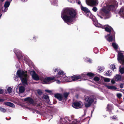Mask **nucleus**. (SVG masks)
<instances>
[{
    "label": "nucleus",
    "instance_id": "1",
    "mask_svg": "<svg viewBox=\"0 0 124 124\" xmlns=\"http://www.w3.org/2000/svg\"><path fill=\"white\" fill-rule=\"evenodd\" d=\"M77 14L76 11L70 8L64 9L62 11L61 17L66 23H71L73 21Z\"/></svg>",
    "mask_w": 124,
    "mask_h": 124
},
{
    "label": "nucleus",
    "instance_id": "2",
    "mask_svg": "<svg viewBox=\"0 0 124 124\" xmlns=\"http://www.w3.org/2000/svg\"><path fill=\"white\" fill-rule=\"evenodd\" d=\"M118 3L116 1H114L113 5H110L105 6L101 9L100 11V14L106 18H108L111 16V14L110 10L114 9L115 7H116Z\"/></svg>",
    "mask_w": 124,
    "mask_h": 124
},
{
    "label": "nucleus",
    "instance_id": "3",
    "mask_svg": "<svg viewBox=\"0 0 124 124\" xmlns=\"http://www.w3.org/2000/svg\"><path fill=\"white\" fill-rule=\"evenodd\" d=\"M105 31L109 32V34H108L105 36V37L107 40L110 42L114 40L115 35V32L113 29L110 26H107L105 28Z\"/></svg>",
    "mask_w": 124,
    "mask_h": 124
},
{
    "label": "nucleus",
    "instance_id": "4",
    "mask_svg": "<svg viewBox=\"0 0 124 124\" xmlns=\"http://www.w3.org/2000/svg\"><path fill=\"white\" fill-rule=\"evenodd\" d=\"M16 74L21 79L23 85L27 84V80L29 77L27 76L26 71L24 72L21 70H18Z\"/></svg>",
    "mask_w": 124,
    "mask_h": 124
},
{
    "label": "nucleus",
    "instance_id": "5",
    "mask_svg": "<svg viewBox=\"0 0 124 124\" xmlns=\"http://www.w3.org/2000/svg\"><path fill=\"white\" fill-rule=\"evenodd\" d=\"M84 99L85 106L86 107H89L93 102L96 101V98L93 96H85Z\"/></svg>",
    "mask_w": 124,
    "mask_h": 124
},
{
    "label": "nucleus",
    "instance_id": "6",
    "mask_svg": "<svg viewBox=\"0 0 124 124\" xmlns=\"http://www.w3.org/2000/svg\"><path fill=\"white\" fill-rule=\"evenodd\" d=\"M30 73V74L31 75L32 78L34 79L36 81L40 79L42 82V83L43 84H45L43 82L42 80V79H45V78H44L43 77V74L41 73V75L39 76L36 73L35 71L34 70L31 71Z\"/></svg>",
    "mask_w": 124,
    "mask_h": 124
},
{
    "label": "nucleus",
    "instance_id": "7",
    "mask_svg": "<svg viewBox=\"0 0 124 124\" xmlns=\"http://www.w3.org/2000/svg\"><path fill=\"white\" fill-rule=\"evenodd\" d=\"M76 119L70 120L68 119L63 118L62 119L59 124H77Z\"/></svg>",
    "mask_w": 124,
    "mask_h": 124
},
{
    "label": "nucleus",
    "instance_id": "8",
    "mask_svg": "<svg viewBox=\"0 0 124 124\" xmlns=\"http://www.w3.org/2000/svg\"><path fill=\"white\" fill-rule=\"evenodd\" d=\"M60 77V75L57 74V75L54 77H45V78L42 79V80L45 84H48L50 83L49 82L51 81L57 79H59Z\"/></svg>",
    "mask_w": 124,
    "mask_h": 124
},
{
    "label": "nucleus",
    "instance_id": "9",
    "mask_svg": "<svg viewBox=\"0 0 124 124\" xmlns=\"http://www.w3.org/2000/svg\"><path fill=\"white\" fill-rule=\"evenodd\" d=\"M117 59L118 62L122 64H124V51L118 52Z\"/></svg>",
    "mask_w": 124,
    "mask_h": 124
},
{
    "label": "nucleus",
    "instance_id": "10",
    "mask_svg": "<svg viewBox=\"0 0 124 124\" xmlns=\"http://www.w3.org/2000/svg\"><path fill=\"white\" fill-rule=\"evenodd\" d=\"M14 51L19 59L21 60L23 59L22 52L20 51L16 48H15L14 49Z\"/></svg>",
    "mask_w": 124,
    "mask_h": 124
},
{
    "label": "nucleus",
    "instance_id": "11",
    "mask_svg": "<svg viewBox=\"0 0 124 124\" xmlns=\"http://www.w3.org/2000/svg\"><path fill=\"white\" fill-rule=\"evenodd\" d=\"M25 91V88L24 86L21 85L20 84L17 86L16 91L17 93H24Z\"/></svg>",
    "mask_w": 124,
    "mask_h": 124
},
{
    "label": "nucleus",
    "instance_id": "12",
    "mask_svg": "<svg viewBox=\"0 0 124 124\" xmlns=\"http://www.w3.org/2000/svg\"><path fill=\"white\" fill-rule=\"evenodd\" d=\"M86 4L90 6L95 5L98 4L97 0H86Z\"/></svg>",
    "mask_w": 124,
    "mask_h": 124
},
{
    "label": "nucleus",
    "instance_id": "13",
    "mask_svg": "<svg viewBox=\"0 0 124 124\" xmlns=\"http://www.w3.org/2000/svg\"><path fill=\"white\" fill-rule=\"evenodd\" d=\"M72 106L76 108H81L82 106V104L81 102H77L73 103L72 104Z\"/></svg>",
    "mask_w": 124,
    "mask_h": 124
},
{
    "label": "nucleus",
    "instance_id": "14",
    "mask_svg": "<svg viewBox=\"0 0 124 124\" xmlns=\"http://www.w3.org/2000/svg\"><path fill=\"white\" fill-rule=\"evenodd\" d=\"M71 80V82L73 81H75L79 79L82 78V77L80 75H74L70 77Z\"/></svg>",
    "mask_w": 124,
    "mask_h": 124
},
{
    "label": "nucleus",
    "instance_id": "15",
    "mask_svg": "<svg viewBox=\"0 0 124 124\" xmlns=\"http://www.w3.org/2000/svg\"><path fill=\"white\" fill-rule=\"evenodd\" d=\"M124 77L123 76L119 75H116L114 77V79L115 81H121L123 80Z\"/></svg>",
    "mask_w": 124,
    "mask_h": 124
},
{
    "label": "nucleus",
    "instance_id": "16",
    "mask_svg": "<svg viewBox=\"0 0 124 124\" xmlns=\"http://www.w3.org/2000/svg\"><path fill=\"white\" fill-rule=\"evenodd\" d=\"M61 79L63 80V81L67 82H71V80L70 77H67L65 75V76L62 77V78Z\"/></svg>",
    "mask_w": 124,
    "mask_h": 124
},
{
    "label": "nucleus",
    "instance_id": "17",
    "mask_svg": "<svg viewBox=\"0 0 124 124\" xmlns=\"http://www.w3.org/2000/svg\"><path fill=\"white\" fill-rule=\"evenodd\" d=\"M119 14L120 16L124 19V7H122L120 9Z\"/></svg>",
    "mask_w": 124,
    "mask_h": 124
},
{
    "label": "nucleus",
    "instance_id": "18",
    "mask_svg": "<svg viewBox=\"0 0 124 124\" xmlns=\"http://www.w3.org/2000/svg\"><path fill=\"white\" fill-rule=\"evenodd\" d=\"M54 97L60 101H62L63 99V96L61 94L57 93L54 95Z\"/></svg>",
    "mask_w": 124,
    "mask_h": 124
},
{
    "label": "nucleus",
    "instance_id": "19",
    "mask_svg": "<svg viewBox=\"0 0 124 124\" xmlns=\"http://www.w3.org/2000/svg\"><path fill=\"white\" fill-rule=\"evenodd\" d=\"M57 75H60V76L61 77V78H62V77L63 76H65V73L64 71L62 70H61L60 69L58 71L57 73Z\"/></svg>",
    "mask_w": 124,
    "mask_h": 124
},
{
    "label": "nucleus",
    "instance_id": "20",
    "mask_svg": "<svg viewBox=\"0 0 124 124\" xmlns=\"http://www.w3.org/2000/svg\"><path fill=\"white\" fill-rule=\"evenodd\" d=\"M80 8L81 10L85 12H90L89 10L87 8L83 7L81 5Z\"/></svg>",
    "mask_w": 124,
    "mask_h": 124
},
{
    "label": "nucleus",
    "instance_id": "21",
    "mask_svg": "<svg viewBox=\"0 0 124 124\" xmlns=\"http://www.w3.org/2000/svg\"><path fill=\"white\" fill-rule=\"evenodd\" d=\"M94 25L96 27L104 28L100 24L98 23L97 20H95L94 22Z\"/></svg>",
    "mask_w": 124,
    "mask_h": 124
},
{
    "label": "nucleus",
    "instance_id": "22",
    "mask_svg": "<svg viewBox=\"0 0 124 124\" xmlns=\"http://www.w3.org/2000/svg\"><path fill=\"white\" fill-rule=\"evenodd\" d=\"M24 100L25 101H26L30 103H32L33 102V100L30 97H27L24 99Z\"/></svg>",
    "mask_w": 124,
    "mask_h": 124
},
{
    "label": "nucleus",
    "instance_id": "23",
    "mask_svg": "<svg viewBox=\"0 0 124 124\" xmlns=\"http://www.w3.org/2000/svg\"><path fill=\"white\" fill-rule=\"evenodd\" d=\"M105 86H106L108 89H110L116 90V87L114 86L106 85Z\"/></svg>",
    "mask_w": 124,
    "mask_h": 124
},
{
    "label": "nucleus",
    "instance_id": "24",
    "mask_svg": "<svg viewBox=\"0 0 124 124\" xmlns=\"http://www.w3.org/2000/svg\"><path fill=\"white\" fill-rule=\"evenodd\" d=\"M5 104L8 106H9L12 107H15L14 104L9 102H7L5 103Z\"/></svg>",
    "mask_w": 124,
    "mask_h": 124
},
{
    "label": "nucleus",
    "instance_id": "25",
    "mask_svg": "<svg viewBox=\"0 0 124 124\" xmlns=\"http://www.w3.org/2000/svg\"><path fill=\"white\" fill-rule=\"evenodd\" d=\"M51 4L54 5H56L58 2V0H49Z\"/></svg>",
    "mask_w": 124,
    "mask_h": 124
},
{
    "label": "nucleus",
    "instance_id": "26",
    "mask_svg": "<svg viewBox=\"0 0 124 124\" xmlns=\"http://www.w3.org/2000/svg\"><path fill=\"white\" fill-rule=\"evenodd\" d=\"M86 75L90 78H91L93 77L94 76V74L93 73L91 72H89L86 74Z\"/></svg>",
    "mask_w": 124,
    "mask_h": 124
},
{
    "label": "nucleus",
    "instance_id": "27",
    "mask_svg": "<svg viewBox=\"0 0 124 124\" xmlns=\"http://www.w3.org/2000/svg\"><path fill=\"white\" fill-rule=\"evenodd\" d=\"M7 93L6 90L1 89H0V94H5Z\"/></svg>",
    "mask_w": 124,
    "mask_h": 124
},
{
    "label": "nucleus",
    "instance_id": "28",
    "mask_svg": "<svg viewBox=\"0 0 124 124\" xmlns=\"http://www.w3.org/2000/svg\"><path fill=\"white\" fill-rule=\"evenodd\" d=\"M112 74V72L110 70H109L107 71L105 73L106 75L108 76H110Z\"/></svg>",
    "mask_w": 124,
    "mask_h": 124
},
{
    "label": "nucleus",
    "instance_id": "29",
    "mask_svg": "<svg viewBox=\"0 0 124 124\" xmlns=\"http://www.w3.org/2000/svg\"><path fill=\"white\" fill-rule=\"evenodd\" d=\"M10 2L8 1L6 2L4 4V7L5 8H8L10 4Z\"/></svg>",
    "mask_w": 124,
    "mask_h": 124
},
{
    "label": "nucleus",
    "instance_id": "30",
    "mask_svg": "<svg viewBox=\"0 0 124 124\" xmlns=\"http://www.w3.org/2000/svg\"><path fill=\"white\" fill-rule=\"evenodd\" d=\"M112 45L114 48L115 49H116L117 48L118 45L116 43H112Z\"/></svg>",
    "mask_w": 124,
    "mask_h": 124
},
{
    "label": "nucleus",
    "instance_id": "31",
    "mask_svg": "<svg viewBox=\"0 0 124 124\" xmlns=\"http://www.w3.org/2000/svg\"><path fill=\"white\" fill-rule=\"evenodd\" d=\"M119 71L121 74L124 73V68H121L120 66L119 68Z\"/></svg>",
    "mask_w": 124,
    "mask_h": 124
},
{
    "label": "nucleus",
    "instance_id": "32",
    "mask_svg": "<svg viewBox=\"0 0 124 124\" xmlns=\"http://www.w3.org/2000/svg\"><path fill=\"white\" fill-rule=\"evenodd\" d=\"M44 97L45 99L47 101V102L48 103H49L50 101H49V99L48 96L47 95H44Z\"/></svg>",
    "mask_w": 124,
    "mask_h": 124
},
{
    "label": "nucleus",
    "instance_id": "33",
    "mask_svg": "<svg viewBox=\"0 0 124 124\" xmlns=\"http://www.w3.org/2000/svg\"><path fill=\"white\" fill-rule=\"evenodd\" d=\"M12 88L11 87H9L7 88V91L8 93H12Z\"/></svg>",
    "mask_w": 124,
    "mask_h": 124
},
{
    "label": "nucleus",
    "instance_id": "34",
    "mask_svg": "<svg viewBox=\"0 0 124 124\" xmlns=\"http://www.w3.org/2000/svg\"><path fill=\"white\" fill-rule=\"evenodd\" d=\"M112 108V105L110 104H109L108 105L107 107V109L108 110H111Z\"/></svg>",
    "mask_w": 124,
    "mask_h": 124
},
{
    "label": "nucleus",
    "instance_id": "35",
    "mask_svg": "<svg viewBox=\"0 0 124 124\" xmlns=\"http://www.w3.org/2000/svg\"><path fill=\"white\" fill-rule=\"evenodd\" d=\"M110 68L113 70H114L116 69L115 66L113 64H112L110 65Z\"/></svg>",
    "mask_w": 124,
    "mask_h": 124
},
{
    "label": "nucleus",
    "instance_id": "36",
    "mask_svg": "<svg viewBox=\"0 0 124 124\" xmlns=\"http://www.w3.org/2000/svg\"><path fill=\"white\" fill-rule=\"evenodd\" d=\"M104 81L106 82H109L110 81L109 78H103Z\"/></svg>",
    "mask_w": 124,
    "mask_h": 124
},
{
    "label": "nucleus",
    "instance_id": "37",
    "mask_svg": "<svg viewBox=\"0 0 124 124\" xmlns=\"http://www.w3.org/2000/svg\"><path fill=\"white\" fill-rule=\"evenodd\" d=\"M93 80L97 82L99 80L100 78L97 77H96L94 78Z\"/></svg>",
    "mask_w": 124,
    "mask_h": 124
},
{
    "label": "nucleus",
    "instance_id": "38",
    "mask_svg": "<svg viewBox=\"0 0 124 124\" xmlns=\"http://www.w3.org/2000/svg\"><path fill=\"white\" fill-rule=\"evenodd\" d=\"M0 110L1 111L5 112L6 111V110L3 108L0 107Z\"/></svg>",
    "mask_w": 124,
    "mask_h": 124
},
{
    "label": "nucleus",
    "instance_id": "39",
    "mask_svg": "<svg viewBox=\"0 0 124 124\" xmlns=\"http://www.w3.org/2000/svg\"><path fill=\"white\" fill-rule=\"evenodd\" d=\"M60 69L59 68H54L53 69V71L54 72H57L58 71H59Z\"/></svg>",
    "mask_w": 124,
    "mask_h": 124
},
{
    "label": "nucleus",
    "instance_id": "40",
    "mask_svg": "<svg viewBox=\"0 0 124 124\" xmlns=\"http://www.w3.org/2000/svg\"><path fill=\"white\" fill-rule=\"evenodd\" d=\"M38 38V37L37 36L34 35L33 37V39L35 41H36V39Z\"/></svg>",
    "mask_w": 124,
    "mask_h": 124
},
{
    "label": "nucleus",
    "instance_id": "41",
    "mask_svg": "<svg viewBox=\"0 0 124 124\" xmlns=\"http://www.w3.org/2000/svg\"><path fill=\"white\" fill-rule=\"evenodd\" d=\"M69 93H65L63 94L65 98H66L68 95Z\"/></svg>",
    "mask_w": 124,
    "mask_h": 124
},
{
    "label": "nucleus",
    "instance_id": "42",
    "mask_svg": "<svg viewBox=\"0 0 124 124\" xmlns=\"http://www.w3.org/2000/svg\"><path fill=\"white\" fill-rule=\"evenodd\" d=\"M89 13L87 14V16L91 18L92 16V15L91 14V13L90 12H89Z\"/></svg>",
    "mask_w": 124,
    "mask_h": 124
},
{
    "label": "nucleus",
    "instance_id": "43",
    "mask_svg": "<svg viewBox=\"0 0 124 124\" xmlns=\"http://www.w3.org/2000/svg\"><path fill=\"white\" fill-rule=\"evenodd\" d=\"M104 70V68L102 67H101L98 69V71L99 72L102 71Z\"/></svg>",
    "mask_w": 124,
    "mask_h": 124
},
{
    "label": "nucleus",
    "instance_id": "44",
    "mask_svg": "<svg viewBox=\"0 0 124 124\" xmlns=\"http://www.w3.org/2000/svg\"><path fill=\"white\" fill-rule=\"evenodd\" d=\"M92 10L93 11L96 12L97 10V8L96 7H94L93 8Z\"/></svg>",
    "mask_w": 124,
    "mask_h": 124
},
{
    "label": "nucleus",
    "instance_id": "45",
    "mask_svg": "<svg viewBox=\"0 0 124 124\" xmlns=\"http://www.w3.org/2000/svg\"><path fill=\"white\" fill-rule=\"evenodd\" d=\"M116 96L118 98H120L122 96V95L120 93H118L117 94Z\"/></svg>",
    "mask_w": 124,
    "mask_h": 124
},
{
    "label": "nucleus",
    "instance_id": "46",
    "mask_svg": "<svg viewBox=\"0 0 124 124\" xmlns=\"http://www.w3.org/2000/svg\"><path fill=\"white\" fill-rule=\"evenodd\" d=\"M87 62L89 63H91L92 62V61L91 59L89 58H88V60H87Z\"/></svg>",
    "mask_w": 124,
    "mask_h": 124
},
{
    "label": "nucleus",
    "instance_id": "47",
    "mask_svg": "<svg viewBox=\"0 0 124 124\" xmlns=\"http://www.w3.org/2000/svg\"><path fill=\"white\" fill-rule=\"evenodd\" d=\"M45 91L46 92L49 93H51L52 92V91L51 90H45Z\"/></svg>",
    "mask_w": 124,
    "mask_h": 124
},
{
    "label": "nucleus",
    "instance_id": "48",
    "mask_svg": "<svg viewBox=\"0 0 124 124\" xmlns=\"http://www.w3.org/2000/svg\"><path fill=\"white\" fill-rule=\"evenodd\" d=\"M14 79L16 81H17L18 80V78L17 76H15L14 77Z\"/></svg>",
    "mask_w": 124,
    "mask_h": 124
},
{
    "label": "nucleus",
    "instance_id": "49",
    "mask_svg": "<svg viewBox=\"0 0 124 124\" xmlns=\"http://www.w3.org/2000/svg\"><path fill=\"white\" fill-rule=\"evenodd\" d=\"M86 75V74L85 73H83L82 74L81 76L82 77H82H85Z\"/></svg>",
    "mask_w": 124,
    "mask_h": 124
},
{
    "label": "nucleus",
    "instance_id": "50",
    "mask_svg": "<svg viewBox=\"0 0 124 124\" xmlns=\"http://www.w3.org/2000/svg\"><path fill=\"white\" fill-rule=\"evenodd\" d=\"M8 10V8H5L4 9L2 10V11L3 12H6Z\"/></svg>",
    "mask_w": 124,
    "mask_h": 124
},
{
    "label": "nucleus",
    "instance_id": "51",
    "mask_svg": "<svg viewBox=\"0 0 124 124\" xmlns=\"http://www.w3.org/2000/svg\"><path fill=\"white\" fill-rule=\"evenodd\" d=\"M115 81L114 79V78L113 79L111 80V83L112 84H114L115 83Z\"/></svg>",
    "mask_w": 124,
    "mask_h": 124
},
{
    "label": "nucleus",
    "instance_id": "52",
    "mask_svg": "<svg viewBox=\"0 0 124 124\" xmlns=\"http://www.w3.org/2000/svg\"><path fill=\"white\" fill-rule=\"evenodd\" d=\"M88 58L86 57H85L84 58V60L85 61H87V60L88 59Z\"/></svg>",
    "mask_w": 124,
    "mask_h": 124
},
{
    "label": "nucleus",
    "instance_id": "53",
    "mask_svg": "<svg viewBox=\"0 0 124 124\" xmlns=\"http://www.w3.org/2000/svg\"><path fill=\"white\" fill-rule=\"evenodd\" d=\"M76 1L77 2L78 4H81V2L79 0H75V2Z\"/></svg>",
    "mask_w": 124,
    "mask_h": 124
},
{
    "label": "nucleus",
    "instance_id": "54",
    "mask_svg": "<svg viewBox=\"0 0 124 124\" xmlns=\"http://www.w3.org/2000/svg\"><path fill=\"white\" fill-rule=\"evenodd\" d=\"M56 82L58 84H59L61 83V81L60 80H56Z\"/></svg>",
    "mask_w": 124,
    "mask_h": 124
},
{
    "label": "nucleus",
    "instance_id": "55",
    "mask_svg": "<svg viewBox=\"0 0 124 124\" xmlns=\"http://www.w3.org/2000/svg\"><path fill=\"white\" fill-rule=\"evenodd\" d=\"M38 94L39 95H41L42 93L39 90L38 91Z\"/></svg>",
    "mask_w": 124,
    "mask_h": 124
},
{
    "label": "nucleus",
    "instance_id": "56",
    "mask_svg": "<svg viewBox=\"0 0 124 124\" xmlns=\"http://www.w3.org/2000/svg\"><path fill=\"white\" fill-rule=\"evenodd\" d=\"M120 87L121 88H122L123 87V85L122 84H121L120 85Z\"/></svg>",
    "mask_w": 124,
    "mask_h": 124
},
{
    "label": "nucleus",
    "instance_id": "57",
    "mask_svg": "<svg viewBox=\"0 0 124 124\" xmlns=\"http://www.w3.org/2000/svg\"><path fill=\"white\" fill-rule=\"evenodd\" d=\"M111 118L112 119H116V116H112V117H111Z\"/></svg>",
    "mask_w": 124,
    "mask_h": 124
},
{
    "label": "nucleus",
    "instance_id": "58",
    "mask_svg": "<svg viewBox=\"0 0 124 124\" xmlns=\"http://www.w3.org/2000/svg\"><path fill=\"white\" fill-rule=\"evenodd\" d=\"M4 101L3 99H0V102L3 101Z\"/></svg>",
    "mask_w": 124,
    "mask_h": 124
},
{
    "label": "nucleus",
    "instance_id": "59",
    "mask_svg": "<svg viewBox=\"0 0 124 124\" xmlns=\"http://www.w3.org/2000/svg\"><path fill=\"white\" fill-rule=\"evenodd\" d=\"M21 1L23 2H26L28 0H21Z\"/></svg>",
    "mask_w": 124,
    "mask_h": 124
},
{
    "label": "nucleus",
    "instance_id": "60",
    "mask_svg": "<svg viewBox=\"0 0 124 124\" xmlns=\"http://www.w3.org/2000/svg\"><path fill=\"white\" fill-rule=\"evenodd\" d=\"M98 15V16L99 17H100V18H101V19L102 18H102V16H100V15Z\"/></svg>",
    "mask_w": 124,
    "mask_h": 124
},
{
    "label": "nucleus",
    "instance_id": "61",
    "mask_svg": "<svg viewBox=\"0 0 124 124\" xmlns=\"http://www.w3.org/2000/svg\"><path fill=\"white\" fill-rule=\"evenodd\" d=\"M84 113L85 114H86V110H84Z\"/></svg>",
    "mask_w": 124,
    "mask_h": 124
},
{
    "label": "nucleus",
    "instance_id": "62",
    "mask_svg": "<svg viewBox=\"0 0 124 124\" xmlns=\"http://www.w3.org/2000/svg\"><path fill=\"white\" fill-rule=\"evenodd\" d=\"M9 2H10V3L11 1H12V0H7Z\"/></svg>",
    "mask_w": 124,
    "mask_h": 124
},
{
    "label": "nucleus",
    "instance_id": "63",
    "mask_svg": "<svg viewBox=\"0 0 124 124\" xmlns=\"http://www.w3.org/2000/svg\"><path fill=\"white\" fill-rule=\"evenodd\" d=\"M0 0L2 2H3L4 1V0Z\"/></svg>",
    "mask_w": 124,
    "mask_h": 124
},
{
    "label": "nucleus",
    "instance_id": "64",
    "mask_svg": "<svg viewBox=\"0 0 124 124\" xmlns=\"http://www.w3.org/2000/svg\"><path fill=\"white\" fill-rule=\"evenodd\" d=\"M14 94V92H13V93H12V94Z\"/></svg>",
    "mask_w": 124,
    "mask_h": 124
}]
</instances>
